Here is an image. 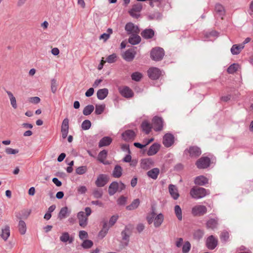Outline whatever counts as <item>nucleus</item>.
I'll return each instance as SVG.
<instances>
[{
    "label": "nucleus",
    "instance_id": "obj_1",
    "mask_svg": "<svg viewBox=\"0 0 253 253\" xmlns=\"http://www.w3.org/2000/svg\"><path fill=\"white\" fill-rule=\"evenodd\" d=\"M146 219L149 224L153 222L154 226L156 228H158L160 227L163 222L164 216L162 213L156 214L155 211H153L151 214L147 216Z\"/></svg>",
    "mask_w": 253,
    "mask_h": 253
},
{
    "label": "nucleus",
    "instance_id": "obj_2",
    "mask_svg": "<svg viewBox=\"0 0 253 253\" xmlns=\"http://www.w3.org/2000/svg\"><path fill=\"white\" fill-rule=\"evenodd\" d=\"M209 194V191L202 187H193L191 189L190 194L194 199H201Z\"/></svg>",
    "mask_w": 253,
    "mask_h": 253
},
{
    "label": "nucleus",
    "instance_id": "obj_3",
    "mask_svg": "<svg viewBox=\"0 0 253 253\" xmlns=\"http://www.w3.org/2000/svg\"><path fill=\"white\" fill-rule=\"evenodd\" d=\"M164 54V50L161 47H155L153 48L150 53L151 58L156 61L162 60Z\"/></svg>",
    "mask_w": 253,
    "mask_h": 253
},
{
    "label": "nucleus",
    "instance_id": "obj_4",
    "mask_svg": "<svg viewBox=\"0 0 253 253\" xmlns=\"http://www.w3.org/2000/svg\"><path fill=\"white\" fill-rule=\"evenodd\" d=\"M142 9V5L141 3H138L135 4L129 10V13L133 18H138L140 16V13Z\"/></svg>",
    "mask_w": 253,
    "mask_h": 253
},
{
    "label": "nucleus",
    "instance_id": "obj_5",
    "mask_svg": "<svg viewBox=\"0 0 253 253\" xmlns=\"http://www.w3.org/2000/svg\"><path fill=\"white\" fill-rule=\"evenodd\" d=\"M207 211L206 206L203 205H196L192 209V213L195 216H201L205 214Z\"/></svg>",
    "mask_w": 253,
    "mask_h": 253
},
{
    "label": "nucleus",
    "instance_id": "obj_6",
    "mask_svg": "<svg viewBox=\"0 0 253 253\" xmlns=\"http://www.w3.org/2000/svg\"><path fill=\"white\" fill-rule=\"evenodd\" d=\"M149 77L152 80H157L162 74V71L158 68L151 67L147 71Z\"/></svg>",
    "mask_w": 253,
    "mask_h": 253
},
{
    "label": "nucleus",
    "instance_id": "obj_7",
    "mask_svg": "<svg viewBox=\"0 0 253 253\" xmlns=\"http://www.w3.org/2000/svg\"><path fill=\"white\" fill-rule=\"evenodd\" d=\"M125 30L126 31L127 34L131 35L138 34L140 32L138 27L131 22L128 23L126 25Z\"/></svg>",
    "mask_w": 253,
    "mask_h": 253
},
{
    "label": "nucleus",
    "instance_id": "obj_8",
    "mask_svg": "<svg viewBox=\"0 0 253 253\" xmlns=\"http://www.w3.org/2000/svg\"><path fill=\"white\" fill-rule=\"evenodd\" d=\"M211 163L210 158L207 157H203L196 162V165L199 169H206L208 168Z\"/></svg>",
    "mask_w": 253,
    "mask_h": 253
},
{
    "label": "nucleus",
    "instance_id": "obj_9",
    "mask_svg": "<svg viewBox=\"0 0 253 253\" xmlns=\"http://www.w3.org/2000/svg\"><path fill=\"white\" fill-rule=\"evenodd\" d=\"M108 182V176L104 174H99L95 181V184L98 187L104 186Z\"/></svg>",
    "mask_w": 253,
    "mask_h": 253
},
{
    "label": "nucleus",
    "instance_id": "obj_10",
    "mask_svg": "<svg viewBox=\"0 0 253 253\" xmlns=\"http://www.w3.org/2000/svg\"><path fill=\"white\" fill-rule=\"evenodd\" d=\"M152 125L154 129L156 131H160L163 129V121L161 118L155 117L152 120Z\"/></svg>",
    "mask_w": 253,
    "mask_h": 253
},
{
    "label": "nucleus",
    "instance_id": "obj_11",
    "mask_svg": "<svg viewBox=\"0 0 253 253\" xmlns=\"http://www.w3.org/2000/svg\"><path fill=\"white\" fill-rule=\"evenodd\" d=\"M174 142L173 135L171 133H166L163 137V144L166 147H170Z\"/></svg>",
    "mask_w": 253,
    "mask_h": 253
},
{
    "label": "nucleus",
    "instance_id": "obj_12",
    "mask_svg": "<svg viewBox=\"0 0 253 253\" xmlns=\"http://www.w3.org/2000/svg\"><path fill=\"white\" fill-rule=\"evenodd\" d=\"M77 218L79 220V225L84 228L87 224L88 217L85 215L84 211H80L77 214Z\"/></svg>",
    "mask_w": 253,
    "mask_h": 253
},
{
    "label": "nucleus",
    "instance_id": "obj_13",
    "mask_svg": "<svg viewBox=\"0 0 253 253\" xmlns=\"http://www.w3.org/2000/svg\"><path fill=\"white\" fill-rule=\"evenodd\" d=\"M135 137V133L132 130H126L122 134V139L126 141H129L134 140Z\"/></svg>",
    "mask_w": 253,
    "mask_h": 253
},
{
    "label": "nucleus",
    "instance_id": "obj_14",
    "mask_svg": "<svg viewBox=\"0 0 253 253\" xmlns=\"http://www.w3.org/2000/svg\"><path fill=\"white\" fill-rule=\"evenodd\" d=\"M217 245V240L212 235L209 236L206 240V246L210 250H213Z\"/></svg>",
    "mask_w": 253,
    "mask_h": 253
},
{
    "label": "nucleus",
    "instance_id": "obj_15",
    "mask_svg": "<svg viewBox=\"0 0 253 253\" xmlns=\"http://www.w3.org/2000/svg\"><path fill=\"white\" fill-rule=\"evenodd\" d=\"M185 153H188L191 157H197L201 154V151L200 148L196 147H190L189 149L185 150Z\"/></svg>",
    "mask_w": 253,
    "mask_h": 253
},
{
    "label": "nucleus",
    "instance_id": "obj_16",
    "mask_svg": "<svg viewBox=\"0 0 253 253\" xmlns=\"http://www.w3.org/2000/svg\"><path fill=\"white\" fill-rule=\"evenodd\" d=\"M169 191L171 197L174 200H177L179 197L178 189L176 186L173 184H169Z\"/></svg>",
    "mask_w": 253,
    "mask_h": 253
},
{
    "label": "nucleus",
    "instance_id": "obj_17",
    "mask_svg": "<svg viewBox=\"0 0 253 253\" xmlns=\"http://www.w3.org/2000/svg\"><path fill=\"white\" fill-rule=\"evenodd\" d=\"M161 147V145L158 143H155L149 148L147 154L149 156H153L157 153Z\"/></svg>",
    "mask_w": 253,
    "mask_h": 253
},
{
    "label": "nucleus",
    "instance_id": "obj_18",
    "mask_svg": "<svg viewBox=\"0 0 253 253\" xmlns=\"http://www.w3.org/2000/svg\"><path fill=\"white\" fill-rule=\"evenodd\" d=\"M119 91L121 95L126 98H130L133 95L132 91L127 86L120 88Z\"/></svg>",
    "mask_w": 253,
    "mask_h": 253
},
{
    "label": "nucleus",
    "instance_id": "obj_19",
    "mask_svg": "<svg viewBox=\"0 0 253 253\" xmlns=\"http://www.w3.org/2000/svg\"><path fill=\"white\" fill-rule=\"evenodd\" d=\"M70 213L71 211L67 207H63L61 209L58 215V218L60 220H62L66 218Z\"/></svg>",
    "mask_w": 253,
    "mask_h": 253
},
{
    "label": "nucleus",
    "instance_id": "obj_20",
    "mask_svg": "<svg viewBox=\"0 0 253 253\" xmlns=\"http://www.w3.org/2000/svg\"><path fill=\"white\" fill-rule=\"evenodd\" d=\"M136 52L132 49L126 50L123 54V58L127 61H130L133 59Z\"/></svg>",
    "mask_w": 253,
    "mask_h": 253
},
{
    "label": "nucleus",
    "instance_id": "obj_21",
    "mask_svg": "<svg viewBox=\"0 0 253 253\" xmlns=\"http://www.w3.org/2000/svg\"><path fill=\"white\" fill-rule=\"evenodd\" d=\"M60 240L63 243L68 242L69 244H71L73 242L74 238L72 237H70L68 232H64L62 233L60 237Z\"/></svg>",
    "mask_w": 253,
    "mask_h": 253
},
{
    "label": "nucleus",
    "instance_id": "obj_22",
    "mask_svg": "<svg viewBox=\"0 0 253 253\" xmlns=\"http://www.w3.org/2000/svg\"><path fill=\"white\" fill-rule=\"evenodd\" d=\"M130 231L128 226H126L125 229L122 231L121 235L123 241L126 242V245H127L129 241Z\"/></svg>",
    "mask_w": 253,
    "mask_h": 253
},
{
    "label": "nucleus",
    "instance_id": "obj_23",
    "mask_svg": "<svg viewBox=\"0 0 253 253\" xmlns=\"http://www.w3.org/2000/svg\"><path fill=\"white\" fill-rule=\"evenodd\" d=\"M153 164V161L151 158H146L142 160L141 167L142 169H147Z\"/></svg>",
    "mask_w": 253,
    "mask_h": 253
},
{
    "label": "nucleus",
    "instance_id": "obj_24",
    "mask_svg": "<svg viewBox=\"0 0 253 253\" xmlns=\"http://www.w3.org/2000/svg\"><path fill=\"white\" fill-rule=\"evenodd\" d=\"M141 39L138 34L131 35L128 39V42L132 45L137 44L140 42Z\"/></svg>",
    "mask_w": 253,
    "mask_h": 253
},
{
    "label": "nucleus",
    "instance_id": "obj_25",
    "mask_svg": "<svg viewBox=\"0 0 253 253\" xmlns=\"http://www.w3.org/2000/svg\"><path fill=\"white\" fill-rule=\"evenodd\" d=\"M117 191H118V182H113L109 186V194L111 196H112L114 195Z\"/></svg>",
    "mask_w": 253,
    "mask_h": 253
},
{
    "label": "nucleus",
    "instance_id": "obj_26",
    "mask_svg": "<svg viewBox=\"0 0 253 253\" xmlns=\"http://www.w3.org/2000/svg\"><path fill=\"white\" fill-rule=\"evenodd\" d=\"M112 141V139L109 136H105L103 137L99 142L98 146L99 147H102L104 146H108L111 144Z\"/></svg>",
    "mask_w": 253,
    "mask_h": 253
},
{
    "label": "nucleus",
    "instance_id": "obj_27",
    "mask_svg": "<svg viewBox=\"0 0 253 253\" xmlns=\"http://www.w3.org/2000/svg\"><path fill=\"white\" fill-rule=\"evenodd\" d=\"M108 94V90L107 88L99 89L97 92V97L99 100L104 99Z\"/></svg>",
    "mask_w": 253,
    "mask_h": 253
},
{
    "label": "nucleus",
    "instance_id": "obj_28",
    "mask_svg": "<svg viewBox=\"0 0 253 253\" xmlns=\"http://www.w3.org/2000/svg\"><path fill=\"white\" fill-rule=\"evenodd\" d=\"M194 182L197 185H204L208 183V179L203 175H200L195 178Z\"/></svg>",
    "mask_w": 253,
    "mask_h": 253
},
{
    "label": "nucleus",
    "instance_id": "obj_29",
    "mask_svg": "<svg viewBox=\"0 0 253 253\" xmlns=\"http://www.w3.org/2000/svg\"><path fill=\"white\" fill-rule=\"evenodd\" d=\"M18 228L20 234L25 235L27 231V226L25 221L20 220L18 224Z\"/></svg>",
    "mask_w": 253,
    "mask_h": 253
},
{
    "label": "nucleus",
    "instance_id": "obj_30",
    "mask_svg": "<svg viewBox=\"0 0 253 253\" xmlns=\"http://www.w3.org/2000/svg\"><path fill=\"white\" fill-rule=\"evenodd\" d=\"M107 151L105 150L101 151L98 155V160L99 162L103 163V164L106 165L108 163L105 161V159L107 157Z\"/></svg>",
    "mask_w": 253,
    "mask_h": 253
},
{
    "label": "nucleus",
    "instance_id": "obj_31",
    "mask_svg": "<svg viewBox=\"0 0 253 253\" xmlns=\"http://www.w3.org/2000/svg\"><path fill=\"white\" fill-rule=\"evenodd\" d=\"M243 48H244L243 47V46H242L240 44H234L231 47L230 51L233 55H238L241 52Z\"/></svg>",
    "mask_w": 253,
    "mask_h": 253
},
{
    "label": "nucleus",
    "instance_id": "obj_32",
    "mask_svg": "<svg viewBox=\"0 0 253 253\" xmlns=\"http://www.w3.org/2000/svg\"><path fill=\"white\" fill-rule=\"evenodd\" d=\"M123 169L122 167L119 165H116L113 171L112 175L115 178H119L122 175Z\"/></svg>",
    "mask_w": 253,
    "mask_h": 253
},
{
    "label": "nucleus",
    "instance_id": "obj_33",
    "mask_svg": "<svg viewBox=\"0 0 253 253\" xmlns=\"http://www.w3.org/2000/svg\"><path fill=\"white\" fill-rule=\"evenodd\" d=\"M9 236L10 228L8 226H5L2 229L0 236L4 241H6L7 240Z\"/></svg>",
    "mask_w": 253,
    "mask_h": 253
},
{
    "label": "nucleus",
    "instance_id": "obj_34",
    "mask_svg": "<svg viewBox=\"0 0 253 253\" xmlns=\"http://www.w3.org/2000/svg\"><path fill=\"white\" fill-rule=\"evenodd\" d=\"M6 92L9 97L11 106L13 109H16L17 108V105L15 97L11 92L6 91Z\"/></svg>",
    "mask_w": 253,
    "mask_h": 253
},
{
    "label": "nucleus",
    "instance_id": "obj_35",
    "mask_svg": "<svg viewBox=\"0 0 253 253\" xmlns=\"http://www.w3.org/2000/svg\"><path fill=\"white\" fill-rule=\"evenodd\" d=\"M109 229V227H108L107 223L105 222L103 224L102 229L98 233L99 238L101 239L103 238L107 234Z\"/></svg>",
    "mask_w": 253,
    "mask_h": 253
},
{
    "label": "nucleus",
    "instance_id": "obj_36",
    "mask_svg": "<svg viewBox=\"0 0 253 253\" xmlns=\"http://www.w3.org/2000/svg\"><path fill=\"white\" fill-rule=\"evenodd\" d=\"M160 172L159 169L154 168L147 172V175L149 177L156 179L158 177V175Z\"/></svg>",
    "mask_w": 253,
    "mask_h": 253
},
{
    "label": "nucleus",
    "instance_id": "obj_37",
    "mask_svg": "<svg viewBox=\"0 0 253 253\" xmlns=\"http://www.w3.org/2000/svg\"><path fill=\"white\" fill-rule=\"evenodd\" d=\"M174 212L178 220L181 221L182 220V210L179 205L174 206Z\"/></svg>",
    "mask_w": 253,
    "mask_h": 253
},
{
    "label": "nucleus",
    "instance_id": "obj_38",
    "mask_svg": "<svg viewBox=\"0 0 253 253\" xmlns=\"http://www.w3.org/2000/svg\"><path fill=\"white\" fill-rule=\"evenodd\" d=\"M139 200L138 199H136L134 200L129 205L126 206V209L129 211L134 210L139 206Z\"/></svg>",
    "mask_w": 253,
    "mask_h": 253
},
{
    "label": "nucleus",
    "instance_id": "obj_39",
    "mask_svg": "<svg viewBox=\"0 0 253 253\" xmlns=\"http://www.w3.org/2000/svg\"><path fill=\"white\" fill-rule=\"evenodd\" d=\"M141 127L142 130L146 134H148L152 128L151 125L147 121H144L141 124Z\"/></svg>",
    "mask_w": 253,
    "mask_h": 253
},
{
    "label": "nucleus",
    "instance_id": "obj_40",
    "mask_svg": "<svg viewBox=\"0 0 253 253\" xmlns=\"http://www.w3.org/2000/svg\"><path fill=\"white\" fill-rule=\"evenodd\" d=\"M141 35L145 39H150L154 36V32L152 29H146L142 32Z\"/></svg>",
    "mask_w": 253,
    "mask_h": 253
},
{
    "label": "nucleus",
    "instance_id": "obj_41",
    "mask_svg": "<svg viewBox=\"0 0 253 253\" xmlns=\"http://www.w3.org/2000/svg\"><path fill=\"white\" fill-rule=\"evenodd\" d=\"M240 67L239 64L237 63H233L227 69V72L229 74H233L240 69Z\"/></svg>",
    "mask_w": 253,
    "mask_h": 253
},
{
    "label": "nucleus",
    "instance_id": "obj_42",
    "mask_svg": "<svg viewBox=\"0 0 253 253\" xmlns=\"http://www.w3.org/2000/svg\"><path fill=\"white\" fill-rule=\"evenodd\" d=\"M217 221L214 219H210L207 222V227L208 228H211L214 229L217 227Z\"/></svg>",
    "mask_w": 253,
    "mask_h": 253
},
{
    "label": "nucleus",
    "instance_id": "obj_43",
    "mask_svg": "<svg viewBox=\"0 0 253 253\" xmlns=\"http://www.w3.org/2000/svg\"><path fill=\"white\" fill-rule=\"evenodd\" d=\"M94 109V107L92 105H87L83 110V114L85 116L89 115L93 112Z\"/></svg>",
    "mask_w": 253,
    "mask_h": 253
},
{
    "label": "nucleus",
    "instance_id": "obj_44",
    "mask_svg": "<svg viewBox=\"0 0 253 253\" xmlns=\"http://www.w3.org/2000/svg\"><path fill=\"white\" fill-rule=\"evenodd\" d=\"M105 108V104H97L95 106V113L97 115L101 114L104 111Z\"/></svg>",
    "mask_w": 253,
    "mask_h": 253
},
{
    "label": "nucleus",
    "instance_id": "obj_45",
    "mask_svg": "<svg viewBox=\"0 0 253 253\" xmlns=\"http://www.w3.org/2000/svg\"><path fill=\"white\" fill-rule=\"evenodd\" d=\"M215 10L217 13L221 16H223L225 14V10L223 6L220 4H216L215 7Z\"/></svg>",
    "mask_w": 253,
    "mask_h": 253
},
{
    "label": "nucleus",
    "instance_id": "obj_46",
    "mask_svg": "<svg viewBox=\"0 0 253 253\" xmlns=\"http://www.w3.org/2000/svg\"><path fill=\"white\" fill-rule=\"evenodd\" d=\"M93 242L89 240H84L82 244V247L84 249H89L93 246Z\"/></svg>",
    "mask_w": 253,
    "mask_h": 253
},
{
    "label": "nucleus",
    "instance_id": "obj_47",
    "mask_svg": "<svg viewBox=\"0 0 253 253\" xmlns=\"http://www.w3.org/2000/svg\"><path fill=\"white\" fill-rule=\"evenodd\" d=\"M92 195L95 198H101L103 195V191L101 189H95L92 192Z\"/></svg>",
    "mask_w": 253,
    "mask_h": 253
},
{
    "label": "nucleus",
    "instance_id": "obj_48",
    "mask_svg": "<svg viewBox=\"0 0 253 253\" xmlns=\"http://www.w3.org/2000/svg\"><path fill=\"white\" fill-rule=\"evenodd\" d=\"M17 149H13L10 147H6L5 149V152L7 155H16L19 153Z\"/></svg>",
    "mask_w": 253,
    "mask_h": 253
},
{
    "label": "nucleus",
    "instance_id": "obj_49",
    "mask_svg": "<svg viewBox=\"0 0 253 253\" xmlns=\"http://www.w3.org/2000/svg\"><path fill=\"white\" fill-rule=\"evenodd\" d=\"M58 84L57 81L55 79L51 80V90L52 93H55L57 91Z\"/></svg>",
    "mask_w": 253,
    "mask_h": 253
},
{
    "label": "nucleus",
    "instance_id": "obj_50",
    "mask_svg": "<svg viewBox=\"0 0 253 253\" xmlns=\"http://www.w3.org/2000/svg\"><path fill=\"white\" fill-rule=\"evenodd\" d=\"M204 234V232L203 230L198 229L195 231L194 233V238L197 240L201 239Z\"/></svg>",
    "mask_w": 253,
    "mask_h": 253
},
{
    "label": "nucleus",
    "instance_id": "obj_51",
    "mask_svg": "<svg viewBox=\"0 0 253 253\" xmlns=\"http://www.w3.org/2000/svg\"><path fill=\"white\" fill-rule=\"evenodd\" d=\"M91 122L88 120H84L82 124V128L83 130H88L91 127Z\"/></svg>",
    "mask_w": 253,
    "mask_h": 253
},
{
    "label": "nucleus",
    "instance_id": "obj_52",
    "mask_svg": "<svg viewBox=\"0 0 253 253\" xmlns=\"http://www.w3.org/2000/svg\"><path fill=\"white\" fill-rule=\"evenodd\" d=\"M127 200V198L126 197H125L124 196H121L117 200V204L120 206H124L126 204Z\"/></svg>",
    "mask_w": 253,
    "mask_h": 253
},
{
    "label": "nucleus",
    "instance_id": "obj_53",
    "mask_svg": "<svg viewBox=\"0 0 253 253\" xmlns=\"http://www.w3.org/2000/svg\"><path fill=\"white\" fill-rule=\"evenodd\" d=\"M118 217L119 216L118 215H114L112 216L109 220V223L108 224V227H109L110 228V227L113 226L117 222Z\"/></svg>",
    "mask_w": 253,
    "mask_h": 253
},
{
    "label": "nucleus",
    "instance_id": "obj_54",
    "mask_svg": "<svg viewBox=\"0 0 253 253\" xmlns=\"http://www.w3.org/2000/svg\"><path fill=\"white\" fill-rule=\"evenodd\" d=\"M117 55L115 53H113L111 55L108 56L106 59L105 62H107L109 63H112L115 62L117 60Z\"/></svg>",
    "mask_w": 253,
    "mask_h": 253
},
{
    "label": "nucleus",
    "instance_id": "obj_55",
    "mask_svg": "<svg viewBox=\"0 0 253 253\" xmlns=\"http://www.w3.org/2000/svg\"><path fill=\"white\" fill-rule=\"evenodd\" d=\"M87 171V167L86 166H81L78 167L76 172L78 174L82 175L85 173Z\"/></svg>",
    "mask_w": 253,
    "mask_h": 253
},
{
    "label": "nucleus",
    "instance_id": "obj_56",
    "mask_svg": "<svg viewBox=\"0 0 253 253\" xmlns=\"http://www.w3.org/2000/svg\"><path fill=\"white\" fill-rule=\"evenodd\" d=\"M142 77V75L139 72L133 73L131 75L132 79L135 81H139Z\"/></svg>",
    "mask_w": 253,
    "mask_h": 253
},
{
    "label": "nucleus",
    "instance_id": "obj_57",
    "mask_svg": "<svg viewBox=\"0 0 253 253\" xmlns=\"http://www.w3.org/2000/svg\"><path fill=\"white\" fill-rule=\"evenodd\" d=\"M61 130H69V120L67 118L63 120Z\"/></svg>",
    "mask_w": 253,
    "mask_h": 253
},
{
    "label": "nucleus",
    "instance_id": "obj_58",
    "mask_svg": "<svg viewBox=\"0 0 253 253\" xmlns=\"http://www.w3.org/2000/svg\"><path fill=\"white\" fill-rule=\"evenodd\" d=\"M191 245L189 242H186L182 247V252L187 253L190 250Z\"/></svg>",
    "mask_w": 253,
    "mask_h": 253
},
{
    "label": "nucleus",
    "instance_id": "obj_59",
    "mask_svg": "<svg viewBox=\"0 0 253 253\" xmlns=\"http://www.w3.org/2000/svg\"><path fill=\"white\" fill-rule=\"evenodd\" d=\"M161 15L158 12H155L153 14H151L148 16V18L150 20L153 19H159L161 18Z\"/></svg>",
    "mask_w": 253,
    "mask_h": 253
},
{
    "label": "nucleus",
    "instance_id": "obj_60",
    "mask_svg": "<svg viewBox=\"0 0 253 253\" xmlns=\"http://www.w3.org/2000/svg\"><path fill=\"white\" fill-rule=\"evenodd\" d=\"M79 238L81 240H83L88 238L87 233L84 230H82L79 232Z\"/></svg>",
    "mask_w": 253,
    "mask_h": 253
},
{
    "label": "nucleus",
    "instance_id": "obj_61",
    "mask_svg": "<svg viewBox=\"0 0 253 253\" xmlns=\"http://www.w3.org/2000/svg\"><path fill=\"white\" fill-rule=\"evenodd\" d=\"M229 238V233L227 231H223L220 235V239L222 241H226Z\"/></svg>",
    "mask_w": 253,
    "mask_h": 253
},
{
    "label": "nucleus",
    "instance_id": "obj_62",
    "mask_svg": "<svg viewBox=\"0 0 253 253\" xmlns=\"http://www.w3.org/2000/svg\"><path fill=\"white\" fill-rule=\"evenodd\" d=\"M77 191L79 194H83L87 191V188L85 186H80L77 188Z\"/></svg>",
    "mask_w": 253,
    "mask_h": 253
},
{
    "label": "nucleus",
    "instance_id": "obj_63",
    "mask_svg": "<svg viewBox=\"0 0 253 253\" xmlns=\"http://www.w3.org/2000/svg\"><path fill=\"white\" fill-rule=\"evenodd\" d=\"M41 101L40 98L39 97H32L29 98V101L34 104H38Z\"/></svg>",
    "mask_w": 253,
    "mask_h": 253
},
{
    "label": "nucleus",
    "instance_id": "obj_64",
    "mask_svg": "<svg viewBox=\"0 0 253 253\" xmlns=\"http://www.w3.org/2000/svg\"><path fill=\"white\" fill-rule=\"evenodd\" d=\"M145 228V225L142 223H139L137 224L136 229L139 233H141Z\"/></svg>",
    "mask_w": 253,
    "mask_h": 253
}]
</instances>
